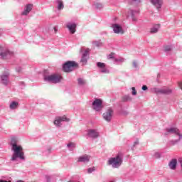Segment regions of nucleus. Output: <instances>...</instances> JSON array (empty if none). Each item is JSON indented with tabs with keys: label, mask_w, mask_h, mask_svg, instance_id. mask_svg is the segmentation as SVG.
<instances>
[{
	"label": "nucleus",
	"mask_w": 182,
	"mask_h": 182,
	"mask_svg": "<svg viewBox=\"0 0 182 182\" xmlns=\"http://www.w3.org/2000/svg\"><path fill=\"white\" fill-rule=\"evenodd\" d=\"M14 55L15 53L13 51L9 50V49L6 48L0 47V59L8 60V59L14 58Z\"/></svg>",
	"instance_id": "nucleus-4"
},
{
	"label": "nucleus",
	"mask_w": 182,
	"mask_h": 182,
	"mask_svg": "<svg viewBox=\"0 0 182 182\" xmlns=\"http://www.w3.org/2000/svg\"><path fill=\"white\" fill-rule=\"evenodd\" d=\"M76 23H68L66 28H68V31L73 35L76 32Z\"/></svg>",
	"instance_id": "nucleus-16"
},
{
	"label": "nucleus",
	"mask_w": 182,
	"mask_h": 182,
	"mask_svg": "<svg viewBox=\"0 0 182 182\" xmlns=\"http://www.w3.org/2000/svg\"><path fill=\"white\" fill-rule=\"evenodd\" d=\"M132 90L133 96H136V95H137V91H136V88L134 87H132Z\"/></svg>",
	"instance_id": "nucleus-35"
},
{
	"label": "nucleus",
	"mask_w": 182,
	"mask_h": 182,
	"mask_svg": "<svg viewBox=\"0 0 182 182\" xmlns=\"http://www.w3.org/2000/svg\"><path fill=\"white\" fill-rule=\"evenodd\" d=\"M102 117L106 122H112V117H113V109L112 108L107 109V111L102 114Z\"/></svg>",
	"instance_id": "nucleus-9"
},
{
	"label": "nucleus",
	"mask_w": 182,
	"mask_h": 182,
	"mask_svg": "<svg viewBox=\"0 0 182 182\" xmlns=\"http://www.w3.org/2000/svg\"><path fill=\"white\" fill-rule=\"evenodd\" d=\"M77 83L79 85V86H85V85H86V80L82 78V77H79L77 78Z\"/></svg>",
	"instance_id": "nucleus-25"
},
{
	"label": "nucleus",
	"mask_w": 182,
	"mask_h": 182,
	"mask_svg": "<svg viewBox=\"0 0 182 182\" xmlns=\"http://www.w3.org/2000/svg\"><path fill=\"white\" fill-rule=\"evenodd\" d=\"M11 146L13 151L11 161H16L18 159L25 161V152H23V147H22V145L18 144V141H16L15 138L11 139Z\"/></svg>",
	"instance_id": "nucleus-1"
},
{
	"label": "nucleus",
	"mask_w": 182,
	"mask_h": 182,
	"mask_svg": "<svg viewBox=\"0 0 182 182\" xmlns=\"http://www.w3.org/2000/svg\"><path fill=\"white\" fill-rule=\"evenodd\" d=\"M153 157L154 159H160L161 157V154H160L159 152H154V154H153Z\"/></svg>",
	"instance_id": "nucleus-29"
},
{
	"label": "nucleus",
	"mask_w": 182,
	"mask_h": 182,
	"mask_svg": "<svg viewBox=\"0 0 182 182\" xmlns=\"http://www.w3.org/2000/svg\"><path fill=\"white\" fill-rule=\"evenodd\" d=\"M147 89H149V88L146 87V85L142 86V90L146 91V90H147Z\"/></svg>",
	"instance_id": "nucleus-38"
},
{
	"label": "nucleus",
	"mask_w": 182,
	"mask_h": 182,
	"mask_svg": "<svg viewBox=\"0 0 182 182\" xmlns=\"http://www.w3.org/2000/svg\"><path fill=\"white\" fill-rule=\"evenodd\" d=\"M139 12H140L139 9L129 10V14H131L132 21H134V22H136V21H137V18L136 17V15H138Z\"/></svg>",
	"instance_id": "nucleus-20"
},
{
	"label": "nucleus",
	"mask_w": 182,
	"mask_h": 182,
	"mask_svg": "<svg viewBox=\"0 0 182 182\" xmlns=\"http://www.w3.org/2000/svg\"><path fill=\"white\" fill-rule=\"evenodd\" d=\"M132 100V97L129 95H125L122 97V102H131Z\"/></svg>",
	"instance_id": "nucleus-27"
},
{
	"label": "nucleus",
	"mask_w": 182,
	"mask_h": 182,
	"mask_svg": "<svg viewBox=\"0 0 182 182\" xmlns=\"http://www.w3.org/2000/svg\"><path fill=\"white\" fill-rule=\"evenodd\" d=\"M44 80L45 82H49V83H60L62 80V76L58 74L45 75Z\"/></svg>",
	"instance_id": "nucleus-5"
},
{
	"label": "nucleus",
	"mask_w": 182,
	"mask_h": 182,
	"mask_svg": "<svg viewBox=\"0 0 182 182\" xmlns=\"http://www.w3.org/2000/svg\"><path fill=\"white\" fill-rule=\"evenodd\" d=\"M2 35V33L0 32V36Z\"/></svg>",
	"instance_id": "nucleus-43"
},
{
	"label": "nucleus",
	"mask_w": 182,
	"mask_h": 182,
	"mask_svg": "<svg viewBox=\"0 0 182 182\" xmlns=\"http://www.w3.org/2000/svg\"><path fill=\"white\" fill-rule=\"evenodd\" d=\"M78 65L75 61H67L63 65V70L64 72H73V70L77 68Z\"/></svg>",
	"instance_id": "nucleus-6"
},
{
	"label": "nucleus",
	"mask_w": 182,
	"mask_h": 182,
	"mask_svg": "<svg viewBox=\"0 0 182 182\" xmlns=\"http://www.w3.org/2000/svg\"><path fill=\"white\" fill-rule=\"evenodd\" d=\"M164 50L166 53H168V52H171V50H173V46H165L164 47Z\"/></svg>",
	"instance_id": "nucleus-26"
},
{
	"label": "nucleus",
	"mask_w": 182,
	"mask_h": 182,
	"mask_svg": "<svg viewBox=\"0 0 182 182\" xmlns=\"http://www.w3.org/2000/svg\"><path fill=\"white\" fill-rule=\"evenodd\" d=\"M16 71L18 72V73H21V72H22V68L21 67H17L16 68Z\"/></svg>",
	"instance_id": "nucleus-37"
},
{
	"label": "nucleus",
	"mask_w": 182,
	"mask_h": 182,
	"mask_svg": "<svg viewBox=\"0 0 182 182\" xmlns=\"http://www.w3.org/2000/svg\"><path fill=\"white\" fill-rule=\"evenodd\" d=\"M87 136L91 139H97L99 137V132L96 129H88Z\"/></svg>",
	"instance_id": "nucleus-14"
},
{
	"label": "nucleus",
	"mask_w": 182,
	"mask_h": 182,
	"mask_svg": "<svg viewBox=\"0 0 182 182\" xmlns=\"http://www.w3.org/2000/svg\"><path fill=\"white\" fill-rule=\"evenodd\" d=\"M151 4L156 6L157 9H160L163 5V0H151Z\"/></svg>",
	"instance_id": "nucleus-19"
},
{
	"label": "nucleus",
	"mask_w": 182,
	"mask_h": 182,
	"mask_svg": "<svg viewBox=\"0 0 182 182\" xmlns=\"http://www.w3.org/2000/svg\"><path fill=\"white\" fill-rule=\"evenodd\" d=\"M155 93H160L161 95H171L172 93V90L170 88H164V89H158L154 88Z\"/></svg>",
	"instance_id": "nucleus-13"
},
{
	"label": "nucleus",
	"mask_w": 182,
	"mask_h": 182,
	"mask_svg": "<svg viewBox=\"0 0 182 182\" xmlns=\"http://www.w3.org/2000/svg\"><path fill=\"white\" fill-rule=\"evenodd\" d=\"M130 2L132 4H140V2H141V0H131Z\"/></svg>",
	"instance_id": "nucleus-32"
},
{
	"label": "nucleus",
	"mask_w": 182,
	"mask_h": 182,
	"mask_svg": "<svg viewBox=\"0 0 182 182\" xmlns=\"http://www.w3.org/2000/svg\"><path fill=\"white\" fill-rule=\"evenodd\" d=\"M0 82L4 86H8L9 85V73H4L0 76Z\"/></svg>",
	"instance_id": "nucleus-10"
},
{
	"label": "nucleus",
	"mask_w": 182,
	"mask_h": 182,
	"mask_svg": "<svg viewBox=\"0 0 182 182\" xmlns=\"http://www.w3.org/2000/svg\"><path fill=\"white\" fill-rule=\"evenodd\" d=\"M0 182H11V181H5V180H0Z\"/></svg>",
	"instance_id": "nucleus-41"
},
{
	"label": "nucleus",
	"mask_w": 182,
	"mask_h": 182,
	"mask_svg": "<svg viewBox=\"0 0 182 182\" xmlns=\"http://www.w3.org/2000/svg\"><path fill=\"white\" fill-rule=\"evenodd\" d=\"M137 144H139V140H136V141H135L134 142V147L135 146H137Z\"/></svg>",
	"instance_id": "nucleus-40"
},
{
	"label": "nucleus",
	"mask_w": 182,
	"mask_h": 182,
	"mask_svg": "<svg viewBox=\"0 0 182 182\" xmlns=\"http://www.w3.org/2000/svg\"><path fill=\"white\" fill-rule=\"evenodd\" d=\"M111 28H112L114 33H117V35H123V33H124V30H123V27L119 24L113 23L112 24Z\"/></svg>",
	"instance_id": "nucleus-8"
},
{
	"label": "nucleus",
	"mask_w": 182,
	"mask_h": 182,
	"mask_svg": "<svg viewBox=\"0 0 182 182\" xmlns=\"http://www.w3.org/2000/svg\"><path fill=\"white\" fill-rule=\"evenodd\" d=\"M133 66H134V68H137V62L134 61L133 62Z\"/></svg>",
	"instance_id": "nucleus-39"
},
{
	"label": "nucleus",
	"mask_w": 182,
	"mask_h": 182,
	"mask_svg": "<svg viewBox=\"0 0 182 182\" xmlns=\"http://www.w3.org/2000/svg\"><path fill=\"white\" fill-rule=\"evenodd\" d=\"M168 166L171 170H176V168L177 167V159H172L169 162Z\"/></svg>",
	"instance_id": "nucleus-21"
},
{
	"label": "nucleus",
	"mask_w": 182,
	"mask_h": 182,
	"mask_svg": "<svg viewBox=\"0 0 182 182\" xmlns=\"http://www.w3.org/2000/svg\"><path fill=\"white\" fill-rule=\"evenodd\" d=\"M18 106H19V103L15 101H13L10 105L9 107L11 110H15V109H16L18 107Z\"/></svg>",
	"instance_id": "nucleus-23"
},
{
	"label": "nucleus",
	"mask_w": 182,
	"mask_h": 182,
	"mask_svg": "<svg viewBox=\"0 0 182 182\" xmlns=\"http://www.w3.org/2000/svg\"><path fill=\"white\" fill-rule=\"evenodd\" d=\"M54 31H55V33L58 32V29L56 28V27H54Z\"/></svg>",
	"instance_id": "nucleus-42"
},
{
	"label": "nucleus",
	"mask_w": 182,
	"mask_h": 182,
	"mask_svg": "<svg viewBox=\"0 0 182 182\" xmlns=\"http://www.w3.org/2000/svg\"><path fill=\"white\" fill-rule=\"evenodd\" d=\"M160 28V25L157 24L153 28H151V33H157L159 32V29Z\"/></svg>",
	"instance_id": "nucleus-24"
},
{
	"label": "nucleus",
	"mask_w": 182,
	"mask_h": 182,
	"mask_svg": "<svg viewBox=\"0 0 182 182\" xmlns=\"http://www.w3.org/2000/svg\"><path fill=\"white\" fill-rule=\"evenodd\" d=\"M87 55H89V48L86 49L82 54L80 62H82L83 65H86V63H87Z\"/></svg>",
	"instance_id": "nucleus-18"
},
{
	"label": "nucleus",
	"mask_w": 182,
	"mask_h": 182,
	"mask_svg": "<svg viewBox=\"0 0 182 182\" xmlns=\"http://www.w3.org/2000/svg\"><path fill=\"white\" fill-rule=\"evenodd\" d=\"M92 109L95 110V112H100L102 109H103V101L96 98L92 102Z\"/></svg>",
	"instance_id": "nucleus-7"
},
{
	"label": "nucleus",
	"mask_w": 182,
	"mask_h": 182,
	"mask_svg": "<svg viewBox=\"0 0 182 182\" xmlns=\"http://www.w3.org/2000/svg\"><path fill=\"white\" fill-rule=\"evenodd\" d=\"M96 170V168H95V166L89 168L87 169V173L88 174H91V173H93V171H95Z\"/></svg>",
	"instance_id": "nucleus-30"
},
{
	"label": "nucleus",
	"mask_w": 182,
	"mask_h": 182,
	"mask_svg": "<svg viewBox=\"0 0 182 182\" xmlns=\"http://www.w3.org/2000/svg\"><path fill=\"white\" fill-rule=\"evenodd\" d=\"M95 6L96 9H102V8H103V4H102V3H95Z\"/></svg>",
	"instance_id": "nucleus-28"
},
{
	"label": "nucleus",
	"mask_w": 182,
	"mask_h": 182,
	"mask_svg": "<svg viewBox=\"0 0 182 182\" xmlns=\"http://www.w3.org/2000/svg\"><path fill=\"white\" fill-rule=\"evenodd\" d=\"M114 53H111L109 55H108V59H114Z\"/></svg>",
	"instance_id": "nucleus-36"
},
{
	"label": "nucleus",
	"mask_w": 182,
	"mask_h": 182,
	"mask_svg": "<svg viewBox=\"0 0 182 182\" xmlns=\"http://www.w3.org/2000/svg\"><path fill=\"white\" fill-rule=\"evenodd\" d=\"M165 134L166 136L168 134H174L175 136H178V139L172 140L170 141V144H171V146H174L177 144V143H178L182 139V134H181V132H180V129L176 127L167 128L166 133Z\"/></svg>",
	"instance_id": "nucleus-3"
},
{
	"label": "nucleus",
	"mask_w": 182,
	"mask_h": 182,
	"mask_svg": "<svg viewBox=\"0 0 182 182\" xmlns=\"http://www.w3.org/2000/svg\"><path fill=\"white\" fill-rule=\"evenodd\" d=\"M92 45H94V46H96L97 48H99V46H100L102 43H100V42L99 41H93Z\"/></svg>",
	"instance_id": "nucleus-31"
},
{
	"label": "nucleus",
	"mask_w": 182,
	"mask_h": 182,
	"mask_svg": "<svg viewBox=\"0 0 182 182\" xmlns=\"http://www.w3.org/2000/svg\"><path fill=\"white\" fill-rule=\"evenodd\" d=\"M77 163H89L90 161V156L87 154L82 155L79 156L77 160Z\"/></svg>",
	"instance_id": "nucleus-15"
},
{
	"label": "nucleus",
	"mask_w": 182,
	"mask_h": 182,
	"mask_svg": "<svg viewBox=\"0 0 182 182\" xmlns=\"http://www.w3.org/2000/svg\"><path fill=\"white\" fill-rule=\"evenodd\" d=\"M114 60H115L116 62H121V63H123V62L125 61V59L123 58H119V59L115 58Z\"/></svg>",
	"instance_id": "nucleus-34"
},
{
	"label": "nucleus",
	"mask_w": 182,
	"mask_h": 182,
	"mask_svg": "<svg viewBox=\"0 0 182 182\" xmlns=\"http://www.w3.org/2000/svg\"><path fill=\"white\" fill-rule=\"evenodd\" d=\"M32 8H33V4H27L25 6L24 11L21 13V15L26 16L32 11Z\"/></svg>",
	"instance_id": "nucleus-17"
},
{
	"label": "nucleus",
	"mask_w": 182,
	"mask_h": 182,
	"mask_svg": "<svg viewBox=\"0 0 182 182\" xmlns=\"http://www.w3.org/2000/svg\"><path fill=\"white\" fill-rule=\"evenodd\" d=\"M107 164L112 166V168H119L123 164V155L119 154L114 157L109 158Z\"/></svg>",
	"instance_id": "nucleus-2"
},
{
	"label": "nucleus",
	"mask_w": 182,
	"mask_h": 182,
	"mask_svg": "<svg viewBox=\"0 0 182 182\" xmlns=\"http://www.w3.org/2000/svg\"><path fill=\"white\" fill-rule=\"evenodd\" d=\"M56 2L58 4L57 9H58V11H60L61 9H63L65 8V6L63 5V1H62V0H57Z\"/></svg>",
	"instance_id": "nucleus-22"
},
{
	"label": "nucleus",
	"mask_w": 182,
	"mask_h": 182,
	"mask_svg": "<svg viewBox=\"0 0 182 182\" xmlns=\"http://www.w3.org/2000/svg\"><path fill=\"white\" fill-rule=\"evenodd\" d=\"M62 122H69V119L66 116L58 117L54 120V124L56 127H60L62 126Z\"/></svg>",
	"instance_id": "nucleus-12"
},
{
	"label": "nucleus",
	"mask_w": 182,
	"mask_h": 182,
	"mask_svg": "<svg viewBox=\"0 0 182 182\" xmlns=\"http://www.w3.org/2000/svg\"><path fill=\"white\" fill-rule=\"evenodd\" d=\"M67 147H68V149H70V147L75 148L76 147V145L75 144V143L71 142L68 144Z\"/></svg>",
	"instance_id": "nucleus-33"
},
{
	"label": "nucleus",
	"mask_w": 182,
	"mask_h": 182,
	"mask_svg": "<svg viewBox=\"0 0 182 182\" xmlns=\"http://www.w3.org/2000/svg\"><path fill=\"white\" fill-rule=\"evenodd\" d=\"M97 67L98 68V69H100V72L101 73H105V74L110 73V70L106 68V64H105V63L97 62Z\"/></svg>",
	"instance_id": "nucleus-11"
}]
</instances>
